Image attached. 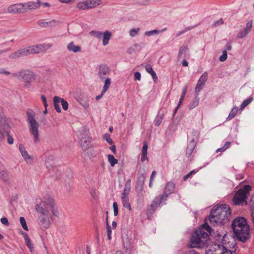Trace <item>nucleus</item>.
<instances>
[{
    "mask_svg": "<svg viewBox=\"0 0 254 254\" xmlns=\"http://www.w3.org/2000/svg\"><path fill=\"white\" fill-rule=\"evenodd\" d=\"M80 146L84 152L87 151L90 148L93 147L91 144L92 139L89 135V131L84 130L79 134Z\"/></svg>",
    "mask_w": 254,
    "mask_h": 254,
    "instance_id": "9d476101",
    "label": "nucleus"
},
{
    "mask_svg": "<svg viewBox=\"0 0 254 254\" xmlns=\"http://www.w3.org/2000/svg\"><path fill=\"white\" fill-rule=\"evenodd\" d=\"M130 188L129 186L125 185L124 190L121 194V199L123 206L128 209L129 210H131V205L129 203L128 195L130 192Z\"/></svg>",
    "mask_w": 254,
    "mask_h": 254,
    "instance_id": "f8f14e48",
    "label": "nucleus"
},
{
    "mask_svg": "<svg viewBox=\"0 0 254 254\" xmlns=\"http://www.w3.org/2000/svg\"><path fill=\"white\" fill-rule=\"evenodd\" d=\"M67 49L69 51L77 53L81 51V47L78 45H75L73 42H70L67 45Z\"/></svg>",
    "mask_w": 254,
    "mask_h": 254,
    "instance_id": "b1692460",
    "label": "nucleus"
},
{
    "mask_svg": "<svg viewBox=\"0 0 254 254\" xmlns=\"http://www.w3.org/2000/svg\"><path fill=\"white\" fill-rule=\"evenodd\" d=\"M238 111V108L237 107H234L231 109L227 119L230 120L232 119L237 114Z\"/></svg>",
    "mask_w": 254,
    "mask_h": 254,
    "instance_id": "72a5a7b5",
    "label": "nucleus"
},
{
    "mask_svg": "<svg viewBox=\"0 0 254 254\" xmlns=\"http://www.w3.org/2000/svg\"><path fill=\"white\" fill-rule=\"evenodd\" d=\"M175 190V184L174 183L168 182L164 188L163 195L167 198L171 194L174 192Z\"/></svg>",
    "mask_w": 254,
    "mask_h": 254,
    "instance_id": "aec40b11",
    "label": "nucleus"
},
{
    "mask_svg": "<svg viewBox=\"0 0 254 254\" xmlns=\"http://www.w3.org/2000/svg\"><path fill=\"white\" fill-rule=\"evenodd\" d=\"M23 3H16L9 6L7 11L11 14H19L25 13Z\"/></svg>",
    "mask_w": 254,
    "mask_h": 254,
    "instance_id": "2eb2a0df",
    "label": "nucleus"
},
{
    "mask_svg": "<svg viewBox=\"0 0 254 254\" xmlns=\"http://www.w3.org/2000/svg\"><path fill=\"white\" fill-rule=\"evenodd\" d=\"M192 28V27H186L183 30H182V31H181L180 32H178L176 34V37L179 36L180 35H181V34H182L187 32L189 30H191Z\"/></svg>",
    "mask_w": 254,
    "mask_h": 254,
    "instance_id": "603ef678",
    "label": "nucleus"
},
{
    "mask_svg": "<svg viewBox=\"0 0 254 254\" xmlns=\"http://www.w3.org/2000/svg\"><path fill=\"white\" fill-rule=\"evenodd\" d=\"M207 78L208 74L207 72H204L198 80V83L195 87V92L197 93V95L198 93L202 89L203 86L205 85V83L207 80Z\"/></svg>",
    "mask_w": 254,
    "mask_h": 254,
    "instance_id": "a211bd4d",
    "label": "nucleus"
},
{
    "mask_svg": "<svg viewBox=\"0 0 254 254\" xmlns=\"http://www.w3.org/2000/svg\"><path fill=\"white\" fill-rule=\"evenodd\" d=\"M231 142L229 141L226 142L224 146L221 148H218L216 150V152H223L226 150L230 146Z\"/></svg>",
    "mask_w": 254,
    "mask_h": 254,
    "instance_id": "58836bf2",
    "label": "nucleus"
},
{
    "mask_svg": "<svg viewBox=\"0 0 254 254\" xmlns=\"http://www.w3.org/2000/svg\"><path fill=\"white\" fill-rule=\"evenodd\" d=\"M19 150L26 163L28 164H31L33 160V158L32 156L28 154L27 151L26 150L23 144H20L19 145Z\"/></svg>",
    "mask_w": 254,
    "mask_h": 254,
    "instance_id": "6ab92c4d",
    "label": "nucleus"
},
{
    "mask_svg": "<svg viewBox=\"0 0 254 254\" xmlns=\"http://www.w3.org/2000/svg\"><path fill=\"white\" fill-rule=\"evenodd\" d=\"M167 198H166L163 194L156 196L152 201L150 208L152 212H155L156 208L164 201H166Z\"/></svg>",
    "mask_w": 254,
    "mask_h": 254,
    "instance_id": "dca6fc26",
    "label": "nucleus"
},
{
    "mask_svg": "<svg viewBox=\"0 0 254 254\" xmlns=\"http://www.w3.org/2000/svg\"><path fill=\"white\" fill-rule=\"evenodd\" d=\"M252 27V21H249L247 24L246 27L239 31L237 34L238 38H243L245 37L250 31Z\"/></svg>",
    "mask_w": 254,
    "mask_h": 254,
    "instance_id": "412c9836",
    "label": "nucleus"
},
{
    "mask_svg": "<svg viewBox=\"0 0 254 254\" xmlns=\"http://www.w3.org/2000/svg\"><path fill=\"white\" fill-rule=\"evenodd\" d=\"M195 139H192L190 142L186 149V154L187 157H189L193 152L196 145Z\"/></svg>",
    "mask_w": 254,
    "mask_h": 254,
    "instance_id": "5701e85b",
    "label": "nucleus"
},
{
    "mask_svg": "<svg viewBox=\"0 0 254 254\" xmlns=\"http://www.w3.org/2000/svg\"><path fill=\"white\" fill-rule=\"evenodd\" d=\"M205 254H237L236 251H232L226 249L223 245L212 244L207 247Z\"/></svg>",
    "mask_w": 254,
    "mask_h": 254,
    "instance_id": "6e6552de",
    "label": "nucleus"
},
{
    "mask_svg": "<svg viewBox=\"0 0 254 254\" xmlns=\"http://www.w3.org/2000/svg\"><path fill=\"white\" fill-rule=\"evenodd\" d=\"M148 157L147 156V155H143L141 154V161L142 162H144L145 160H148Z\"/></svg>",
    "mask_w": 254,
    "mask_h": 254,
    "instance_id": "338daca9",
    "label": "nucleus"
},
{
    "mask_svg": "<svg viewBox=\"0 0 254 254\" xmlns=\"http://www.w3.org/2000/svg\"><path fill=\"white\" fill-rule=\"evenodd\" d=\"M80 104L85 109H88L89 107V104L87 101H85L83 103H81Z\"/></svg>",
    "mask_w": 254,
    "mask_h": 254,
    "instance_id": "e2e57ef3",
    "label": "nucleus"
},
{
    "mask_svg": "<svg viewBox=\"0 0 254 254\" xmlns=\"http://www.w3.org/2000/svg\"><path fill=\"white\" fill-rule=\"evenodd\" d=\"M147 149H148V145H147V143L144 142L143 146L142 147L141 154L147 155Z\"/></svg>",
    "mask_w": 254,
    "mask_h": 254,
    "instance_id": "8fccbe9b",
    "label": "nucleus"
},
{
    "mask_svg": "<svg viewBox=\"0 0 254 254\" xmlns=\"http://www.w3.org/2000/svg\"><path fill=\"white\" fill-rule=\"evenodd\" d=\"M195 173H196V172L195 170H192V171H190L188 174H187V175H186L185 176H184L183 180L184 181H186L188 178L190 177L192 174H193Z\"/></svg>",
    "mask_w": 254,
    "mask_h": 254,
    "instance_id": "4d7b16f0",
    "label": "nucleus"
},
{
    "mask_svg": "<svg viewBox=\"0 0 254 254\" xmlns=\"http://www.w3.org/2000/svg\"><path fill=\"white\" fill-rule=\"evenodd\" d=\"M107 238H108V240H111V239L112 231H111V226L109 225V224L108 223H107Z\"/></svg>",
    "mask_w": 254,
    "mask_h": 254,
    "instance_id": "de8ad7c7",
    "label": "nucleus"
},
{
    "mask_svg": "<svg viewBox=\"0 0 254 254\" xmlns=\"http://www.w3.org/2000/svg\"><path fill=\"white\" fill-rule=\"evenodd\" d=\"M5 75L6 76H8L10 74V72L6 70L5 68H0V75Z\"/></svg>",
    "mask_w": 254,
    "mask_h": 254,
    "instance_id": "864d4df0",
    "label": "nucleus"
},
{
    "mask_svg": "<svg viewBox=\"0 0 254 254\" xmlns=\"http://www.w3.org/2000/svg\"><path fill=\"white\" fill-rule=\"evenodd\" d=\"M76 7L78 9L82 10L89 9L87 0H84L78 2L76 5Z\"/></svg>",
    "mask_w": 254,
    "mask_h": 254,
    "instance_id": "c756f323",
    "label": "nucleus"
},
{
    "mask_svg": "<svg viewBox=\"0 0 254 254\" xmlns=\"http://www.w3.org/2000/svg\"><path fill=\"white\" fill-rule=\"evenodd\" d=\"M26 114L29 131L34 143L36 144L40 141L39 124L35 119V113L33 110L28 109Z\"/></svg>",
    "mask_w": 254,
    "mask_h": 254,
    "instance_id": "39448f33",
    "label": "nucleus"
},
{
    "mask_svg": "<svg viewBox=\"0 0 254 254\" xmlns=\"http://www.w3.org/2000/svg\"><path fill=\"white\" fill-rule=\"evenodd\" d=\"M51 45L49 44L34 45L25 47L27 56L30 54L39 53L45 52L51 47Z\"/></svg>",
    "mask_w": 254,
    "mask_h": 254,
    "instance_id": "9b49d317",
    "label": "nucleus"
},
{
    "mask_svg": "<svg viewBox=\"0 0 254 254\" xmlns=\"http://www.w3.org/2000/svg\"><path fill=\"white\" fill-rule=\"evenodd\" d=\"M11 76L13 78L22 80L25 86L30 85L35 80L34 72L27 69H22L14 72L12 73Z\"/></svg>",
    "mask_w": 254,
    "mask_h": 254,
    "instance_id": "423d86ee",
    "label": "nucleus"
},
{
    "mask_svg": "<svg viewBox=\"0 0 254 254\" xmlns=\"http://www.w3.org/2000/svg\"><path fill=\"white\" fill-rule=\"evenodd\" d=\"M111 73L110 68L106 64H102L99 66L98 75L101 80H103L104 79L108 78Z\"/></svg>",
    "mask_w": 254,
    "mask_h": 254,
    "instance_id": "ddd939ff",
    "label": "nucleus"
},
{
    "mask_svg": "<svg viewBox=\"0 0 254 254\" xmlns=\"http://www.w3.org/2000/svg\"><path fill=\"white\" fill-rule=\"evenodd\" d=\"M89 9L94 8L102 3L101 0H87Z\"/></svg>",
    "mask_w": 254,
    "mask_h": 254,
    "instance_id": "a878e982",
    "label": "nucleus"
},
{
    "mask_svg": "<svg viewBox=\"0 0 254 254\" xmlns=\"http://www.w3.org/2000/svg\"><path fill=\"white\" fill-rule=\"evenodd\" d=\"M27 56L25 48H23L18 50L17 51L13 52L9 56V58L16 59L22 57Z\"/></svg>",
    "mask_w": 254,
    "mask_h": 254,
    "instance_id": "4be33fe9",
    "label": "nucleus"
},
{
    "mask_svg": "<svg viewBox=\"0 0 254 254\" xmlns=\"http://www.w3.org/2000/svg\"><path fill=\"white\" fill-rule=\"evenodd\" d=\"M104 84L102 88L103 93H105L108 90L111 84V79L109 78L104 79Z\"/></svg>",
    "mask_w": 254,
    "mask_h": 254,
    "instance_id": "2f4dec72",
    "label": "nucleus"
},
{
    "mask_svg": "<svg viewBox=\"0 0 254 254\" xmlns=\"http://www.w3.org/2000/svg\"><path fill=\"white\" fill-rule=\"evenodd\" d=\"M37 23L42 28H52L58 25L60 22L55 19H43L38 21Z\"/></svg>",
    "mask_w": 254,
    "mask_h": 254,
    "instance_id": "4468645a",
    "label": "nucleus"
},
{
    "mask_svg": "<svg viewBox=\"0 0 254 254\" xmlns=\"http://www.w3.org/2000/svg\"><path fill=\"white\" fill-rule=\"evenodd\" d=\"M185 254H199V253L194 250H191L185 253Z\"/></svg>",
    "mask_w": 254,
    "mask_h": 254,
    "instance_id": "774afa93",
    "label": "nucleus"
},
{
    "mask_svg": "<svg viewBox=\"0 0 254 254\" xmlns=\"http://www.w3.org/2000/svg\"><path fill=\"white\" fill-rule=\"evenodd\" d=\"M21 234L24 238L26 246L30 249V251L31 252H32L33 250V246L29 237L28 236V234L25 232H22Z\"/></svg>",
    "mask_w": 254,
    "mask_h": 254,
    "instance_id": "393cba45",
    "label": "nucleus"
},
{
    "mask_svg": "<svg viewBox=\"0 0 254 254\" xmlns=\"http://www.w3.org/2000/svg\"><path fill=\"white\" fill-rule=\"evenodd\" d=\"M211 228L207 224H204L193 234L190 239V247L201 248L204 247L209 239V234Z\"/></svg>",
    "mask_w": 254,
    "mask_h": 254,
    "instance_id": "7ed1b4c3",
    "label": "nucleus"
},
{
    "mask_svg": "<svg viewBox=\"0 0 254 254\" xmlns=\"http://www.w3.org/2000/svg\"><path fill=\"white\" fill-rule=\"evenodd\" d=\"M140 31V28H139L131 29L130 30L129 32V35L131 37H134L139 34Z\"/></svg>",
    "mask_w": 254,
    "mask_h": 254,
    "instance_id": "e433bc0d",
    "label": "nucleus"
},
{
    "mask_svg": "<svg viewBox=\"0 0 254 254\" xmlns=\"http://www.w3.org/2000/svg\"><path fill=\"white\" fill-rule=\"evenodd\" d=\"M164 115L163 114H158L154 121L155 125L157 127L159 126L161 124Z\"/></svg>",
    "mask_w": 254,
    "mask_h": 254,
    "instance_id": "473e14b6",
    "label": "nucleus"
},
{
    "mask_svg": "<svg viewBox=\"0 0 254 254\" xmlns=\"http://www.w3.org/2000/svg\"><path fill=\"white\" fill-rule=\"evenodd\" d=\"M6 133L7 136V141L9 145H12L14 143V139L12 136L10 134L9 131H6Z\"/></svg>",
    "mask_w": 254,
    "mask_h": 254,
    "instance_id": "37998d69",
    "label": "nucleus"
},
{
    "mask_svg": "<svg viewBox=\"0 0 254 254\" xmlns=\"http://www.w3.org/2000/svg\"><path fill=\"white\" fill-rule=\"evenodd\" d=\"M0 177L2 180H3L5 182L8 181L7 173L5 171H1L0 172Z\"/></svg>",
    "mask_w": 254,
    "mask_h": 254,
    "instance_id": "49530a36",
    "label": "nucleus"
},
{
    "mask_svg": "<svg viewBox=\"0 0 254 254\" xmlns=\"http://www.w3.org/2000/svg\"><path fill=\"white\" fill-rule=\"evenodd\" d=\"M187 90V86H185L184 87V88H183V91H182L181 97L180 98V99H179V102H178V104H179V105H181V104L182 103V101L184 100L185 96V95L186 94Z\"/></svg>",
    "mask_w": 254,
    "mask_h": 254,
    "instance_id": "a19ab883",
    "label": "nucleus"
},
{
    "mask_svg": "<svg viewBox=\"0 0 254 254\" xmlns=\"http://www.w3.org/2000/svg\"><path fill=\"white\" fill-rule=\"evenodd\" d=\"M227 51L226 50H224L222 52V55L219 57V60L221 62H224L227 59Z\"/></svg>",
    "mask_w": 254,
    "mask_h": 254,
    "instance_id": "a18cd8bd",
    "label": "nucleus"
},
{
    "mask_svg": "<svg viewBox=\"0 0 254 254\" xmlns=\"http://www.w3.org/2000/svg\"><path fill=\"white\" fill-rule=\"evenodd\" d=\"M188 47L186 46H181L178 52V57L181 58L182 56L185 53V52L187 51Z\"/></svg>",
    "mask_w": 254,
    "mask_h": 254,
    "instance_id": "79ce46f5",
    "label": "nucleus"
},
{
    "mask_svg": "<svg viewBox=\"0 0 254 254\" xmlns=\"http://www.w3.org/2000/svg\"><path fill=\"white\" fill-rule=\"evenodd\" d=\"M108 160L111 166L113 167L117 163L118 160L113 156V155L109 154L108 155Z\"/></svg>",
    "mask_w": 254,
    "mask_h": 254,
    "instance_id": "c9c22d12",
    "label": "nucleus"
},
{
    "mask_svg": "<svg viewBox=\"0 0 254 254\" xmlns=\"http://www.w3.org/2000/svg\"><path fill=\"white\" fill-rule=\"evenodd\" d=\"M0 221L1 222L6 225V226H9V221L8 220V219L6 217H3L0 220Z\"/></svg>",
    "mask_w": 254,
    "mask_h": 254,
    "instance_id": "13d9d810",
    "label": "nucleus"
},
{
    "mask_svg": "<svg viewBox=\"0 0 254 254\" xmlns=\"http://www.w3.org/2000/svg\"><path fill=\"white\" fill-rule=\"evenodd\" d=\"M89 35L99 40L102 39V45L104 46H106L109 44L112 36V32L109 30H105L103 32L92 30L89 32Z\"/></svg>",
    "mask_w": 254,
    "mask_h": 254,
    "instance_id": "1a4fd4ad",
    "label": "nucleus"
},
{
    "mask_svg": "<svg viewBox=\"0 0 254 254\" xmlns=\"http://www.w3.org/2000/svg\"><path fill=\"white\" fill-rule=\"evenodd\" d=\"M19 220L20 224L23 229L25 231H28V228L25 218L23 217H20Z\"/></svg>",
    "mask_w": 254,
    "mask_h": 254,
    "instance_id": "ea45409f",
    "label": "nucleus"
},
{
    "mask_svg": "<svg viewBox=\"0 0 254 254\" xmlns=\"http://www.w3.org/2000/svg\"><path fill=\"white\" fill-rule=\"evenodd\" d=\"M192 134H193L194 138L192 139H195V140L196 141L197 139L199 136V133L197 131H193L192 132Z\"/></svg>",
    "mask_w": 254,
    "mask_h": 254,
    "instance_id": "69168bd1",
    "label": "nucleus"
},
{
    "mask_svg": "<svg viewBox=\"0 0 254 254\" xmlns=\"http://www.w3.org/2000/svg\"><path fill=\"white\" fill-rule=\"evenodd\" d=\"M5 117L3 112V109L0 107V122L5 121Z\"/></svg>",
    "mask_w": 254,
    "mask_h": 254,
    "instance_id": "6e6d98bb",
    "label": "nucleus"
},
{
    "mask_svg": "<svg viewBox=\"0 0 254 254\" xmlns=\"http://www.w3.org/2000/svg\"><path fill=\"white\" fill-rule=\"evenodd\" d=\"M35 210L38 213L39 224L43 229L49 228L51 224L50 213L55 217L60 216L59 211L56 206L54 200L52 198L47 199L37 203L35 205Z\"/></svg>",
    "mask_w": 254,
    "mask_h": 254,
    "instance_id": "f257e3e1",
    "label": "nucleus"
},
{
    "mask_svg": "<svg viewBox=\"0 0 254 254\" xmlns=\"http://www.w3.org/2000/svg\"><path fill=\"white\" fill-rule=\"evenodd\" d=\"M146 71L150 74L154 82H156L158 77L150 65H147L145 67Z\"/></svg>",
    "mask_w": 254,
    "mask_h": 254,
    "instance_id": "c85d7f7f",
    "label": "nucleus"
},
{
    "mask_svg": "<svg viewBox=\"0 0 254 254\" xmlns=\"http://www.w3.org/2000/svg\"><path fill=\"white\" fill-rule=\"evenodd\" d=\"M41 99L43 102L44 106L45 107V108H47L48 106V104L47 103L46 98L44 95L41 96Z\"/></svg>",
    "mask_w": 254,
    "mask_h": 254,
    "instance_id": "680f3d73",
    "label": "nucleus"
},
{
    "mask_svg": "<svg viewBox=\"0 0 254 254\" xmlns=\"http://www.w3.org/2000/svg\"><path fill=\"white\" fill-rule=\"evenodd\" d=\"M199 98H197V97H195L190 103V104L189 105V109L191 110V109L194 108L195 107H197L199 104Z\"/></svg>",
    "mask_w": 254,
    "mask_h": 254,
    "instance_id": "f704fd0d",
    "label": "nucleus"
},
{
    "mask_svg": "<svg viewBox=\"0 0 254 254\" xmlns=\"http://www.w3.org/2000/svg\"><path fill=\"white\" fill-rule=\"evenodd\" d=\"M140 49V46L138 44H135L128 48L127 52L129 54H132L139 51Z\"/></svg>",
    "mask_w": 254,
    "mask_h": 254,
    "instance_id": "7c9ffc66",
    "label": "nucleus"
},
{
    "mask_svg": "<svg viewBox=\"0 0 254 254\" xmlns=\"http://www.w3.org/2000/svg\"><path fill=\"white\" fill-rule=\"evenodd\" d=\"M167 30L166 28H164L161 30H153L151 31H146L145 32V35L146 36L150 37L154 35H158L163 33L164 31Z\"/></svg>",
    "mask_w": 254,
    "mask_h": 254,
    "instance_id": "cd10ccee",
    "label": "nucleus"
},
{
    "mask_svg": "<svg viewBox=\"0 0 254 254\" xmlns=\"http://www.w3.org/2000/svg\"><path fill=\"white\" fill-rule=\"evenodd\" d=\"M134 79L140 81L141 80V74L139 72H136L134 74Z\"/></svg>",
    "mask_w": 254,
    "mask_h": 254,
    "instance_id": "052dcab7",
    "label": "nucleus"
},
{
    "mask_svg": "<svg viewBox=\"0 0 254 254\" xmlns=\"http://www.w3.org/2000/svg\"><path fill=\"white\" fill-rule=\"evenodd\" d=\"M232 228L236 237L242 242H245L250 238V229L246 219L239 217L234 219Z\"/></svg>",
    "mask_w": 254,
    "mask_h": 254,
    "instance_id": "20e7f679",
    "label": "nucleus"
},
{
    "mask_svg": "<svg viewBox=\"0 0 254 254\" xmlns=\"http://www.w3.org/2000/svg\"><path fill=\"white\" fill-rule=\"evenodd\" d=\"M4 140V134L2 132L1 130L0 129V145L2 144V143H3Z\"/></svg>",
    "mask_w": 254,
    "mask_h": 254,
    "instance_id": "bf43d9fd",
    "label": "nucleus"
},
{
    "mask_svg": "<svg viewBox=\"0 0 254 254\" xmlns=\"http://www.w3.org/2000/svg\"><path fill=\"white\" fill-rule=\"evenodd\" d=\"M61 98L58 97V96H55L53 98V104L54 107L56 111L60 113L61 112V109L60 107L59 104L61 103Z\"/></svg>",
    "mask_w": 254,
    "mask_h": 254,
    "instance_id": "bb28decb",
    "label": "nucleus"
},
{
    "mask_svg": "<svg viewBox=\"0 0 254 254\" xmlns=\"http://www.w3.org/2000/svg\"><path fill=\"white\" fill-rule=\"evenodd\" d=\"M61 103L62 107L64 110H67L68 109V103L64 99L61 98Z\"/></svg>",
    "mask_w": 254,
    "mask_h": 254,
    "instance_id": "c03bdc74",
    "label": "nucleus"
},
{
    "mask_svg": "<svg viewBox=\"0 0 254 254\" xmlns=\"http://www.w3.org/2000/svg\"><path fill=\"white\" fill-rule=\"evenodd\" d=\"M75 0H58V1L63 4H70L73 3Z\"/></svg>",
    "mask_w": 254,
    "mask_h": 254,
    "instance_id": "5fc2aeb1",
    "label": "nucleus"
},
{
    "mask_svg": "<svg viewBox=\"0 0 254 254\" xmlns=\"http://www.w3.org/2000/svg\"><path fill=\"white\" fill-rule=\"evenodd\" d=\"M253 98L252 97H249L247 99L243 101V103L241 104L240 106V109H243L247 105H248L253 100Z\"/></svg>",
    "mask_w": 254,
    "mask_h": 254,
    "instance_id": "4c0bfd02",
    "label": "nucleus"
},
{
    "mask_svg": "<svg viewBox=\"0 0 254 254\" xmlns=\"http://www.w3.org/2000/svg\"><path fill=\"white\" fill-rule=\"evenodd\" d=\"M223 23V21L222 19L220 18L214 22V25L216 26L218 25H220L222 24Z\"/></svg>",
    "mask_w": 254,
    "mask_h": 254,
    "instance_id": "0e129e2a",
    "label": "nucleus"
},
{
    "mask_svg": "<svg viewBox=\"0 0 254 254\" xmlns=\"http://www.w3.org/2000/svg\"><path fill=\"white\" fill-rule=\"evenodd\" d=\"M24 12H26L29 10L38 9L41 6V1L40 0H37V2L29 1L23 3Z\"/></svg>",
    "mask_w": 254,
    "mask_h": 254,
    "instance_id": "f3484780",
    "label": "nucleus"
},
{
    "mask_svg": "<svg viewBox=\"0 0 254 254\" xmlns=\"http://www.w3.org/2000/svg\"><path fill=\"white\" fill-rule=\"evenodd\" d=\"M104 138L110 144H112L113 143V140L112 138L110 137V136L108 134H105L104 135Z\"/></svg>",
    "mask_w": 254,
    "mask_h": 254,
    "instance_id": "3c124183",
    "label": "nucleus"
},
{
    "mask_svg": "<svg viewBox=\"0 0 254 254\" xmlns=\"http://www.w3.org/2000/svg\"><path fill=\"white\" fill-rule=\"evenodd\" d=\"M251 190V186L245 185L242 188L240 189L234 195L233 201L235 205H243L246 204V199Z\"/></svg>",
    "mask_w": 254,
    "mask_h": 254,
    "instance_id": "0eeeda50",
    "label": "nucleus"
},
{
    "mask_svg": "<svg viewBox=\"0 0 254 254\" xmlns=\"http://www.w3.org/2000/svg\"><path fill=\"white\" fill-rule=\"evenodd\" d=\"M231 216L230 208L225 204L214 206L211 210L209 221L213 226L227 223Z\"/></svg>",
    "mask_w": 254,
    "mask_h": 254,
    "instance_id": "f03ea898",
    "label": "nucleus"
},
{
    "mask_svg": "<svg viewBox=\"0 0 254 254\" xmlns=\"http://www.w3.org/2000/svg\"><path fill=\"white\" fill-rule=\"evenodd\" d=\"M113 210H114V215L116 216L118 214V208L117 203L115 202L113 204Z\"/></svg>",
    "mask_w": 254,
    "mask_h": 254,
    "instance_id": "09e8293b",
    "label": "nucleus"
}]
</instances>
